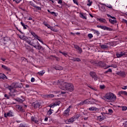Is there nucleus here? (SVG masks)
Here are the masks:
<instances>
[{
    "mask_svg": "<svg viewBox=\"0 0 127 127\" xmlns=\"http://www.w3.org/2000/svg\"><path fill=\"white\" fill-rule=\"evenodd\" d=\"M30 45H31V46H33V47L36 48V49L39 50V53H41L40 51H43L44 50V48L40 45L38 41L36 39H34L31 41Z\"/></svg>",
    "mask_w": 127,
    "mask_h": 127,
    "instance_id": "obj_1",
    "label": "nucleus"
},
{
    "mask_svg": "<svg viewBox=\"0 0 127 127\" xmlns=\"http://www.w3.org/2000/svg\"><path fill=\"white\" fill-rule=\"evenodd\" d=\"M104 98L106 101L109 102H113V101H116L117 100V97L113 93H108L104 96Z\"/></svg>",
    "mask_w": 127,
    "mask_h": 127,
    "instance_id": "obj_2",
    "label": "nucleus"
},
{
    "mask_svg": "<svg viewBox=\"0 0 127 127\" xmlns=\"http://www.w3.org/2000/svg\"><path fill=\"white\" fill-rule=\"evenodd\" d=\"M20 87H21V83L16 82L15 83H13L12 86L8 87V89H9L11 93H14V92H15V89H14V88Z\"/></svg>",
    "mask_w": 127,
    "mask_h": 127,
    "instance_id": "obj_3",
    "label": "nucleus"
},
{
    "mask_svg": "<svg viewBox=\"0 0 127 127\" xmlns=\"http://www.w3.org/2000/svg\"><path fill=\"white\" fill-rule=\"evenodd\" d=\"M64 86L65 87L66 91H69V92H72V91H74V85H73L72 83L65 82Z\"/></svg>",
    "mask_w": 127,
    "mask_h": 127,
    "instance_id": "obj_4",
    "label": "nucleus"
},
{
    "mask_svg": "<svg viewBox=\"0 0 127 127\" xmlns=\"http://www.w3.org/2000/svg\"><path fill=\"white\" fill-rule=\"evenodd\" d=\"M9 40H10V38L7 37H5L0 40L1 42H2V44H1L2 45H5V44H7Z\"/></svg>",
    "mask_w": 127,
    "mask_h": 127,
    "instance_id": "obj_5",
    "label": "nucleus"
},
{
    "mask_svg": "<svg viewBox=\"0 0 127 127\" xmlns=\"http://www.w3.org/2000/svg\"><path fill=\"white\" fill-rule=\"evenodd\" d=\"M89 74L91 77L94 79V81H97L98 80V75L96 74L95 72L90 71Z\"/></svg>",
    "mask_w": 127,
    "mask_h": 127,
    "instance_id": "obj_6",
    "label": "nucleus"
},
{
    "mask_svg": "<svg viewBox=\"0 0 127 127\" xmlns=\"http://www.w3.org/2000/svg\"><path fill=\"white\" fill-rule=\"evenodd\" d=\"M126 55H127L126 53L124 52H120L116 54L117 58H121V57H123V56H126Z\"/></svg>",
    "mask_w": 127,
    "mask_h": 127,
    "instance_id": "obj_7",
    "label": "nucleus"
},
{
    "mask_svg": "<svg viewBox=\"0 0 127 127\" xmlns=\"http://www.w3.org/2000/svg\"><path fill=\"white\" fill-rule=\"evenodd\" d=\"M32 106L34 109H37L40 107V103L38 101H35L32 104Z\"/></svg>",
    "mask_w": 127,
    "mask_h": 127,
    "instance_id": "obj_8",
    "label": "nucleus"
},
{
    "mask_svg": "<svg viewBox=\"0 0 127 127\" xmlns=\"http://www.w3.org/2000/svg\"><path fill=\"white\" fill-rule=\"evenodd\" d=\"M73 46L74 48L78 51V53H79V54H81L82 52H83V51L82 50V49L79 47V46L77 45H73Z\"/></svg>",
    "mask_w": 127,
    "mask_h": 127,
    "instance_id": "obj_9",
    "label": "nucleus"
},
{
    "mask_svg": "<svg viewBox=\"0 0 127 127\" xmlns=\"http://www.w3.org/2000/svg\"><path fill=\"white\" fill-rule=\"evenodd\" d=\"M64 122L65 124L69 125V124H72V123H74V122H75V120L73 118V117H71L68 120H65Z\"/></svg>",
    "mask_w": 127,
    "mask_h": 127,
    "instance_id": "obj_10",
    "label": "nucleus"
},
{
    "mask_svg": "<svg viewBox=\"0 0 127 127\" xmlns=\"http://www.w3.org/2000/svg\"><path fill=\"white\" fill-rule=\"evenodd\" d=\"M105 65L106 64L104 62L97 61V64H96V66L103 67H105Z\"/></svg>",
    "mask_w": 127,
    "mask_h": 127,
    "instance_id": "obj_11",
    "label": "nucleus"
},
{
    "mask_svg": "<svg viewBox=\"0 0 127 127\" xmlns=\"http://www.w3.org/2000/svg\"><path fill=\"white\" fill-rule=\"evenodd\" d=\"M4 117L5 118H7V117H13V113L11 111H9L7 114H4Z\"/></svg>",
    "mask_w": 127,
    "mask_h": 127,
    "instance_id": "obj_12",
    "label": "nucleus"
},
{
    "mask_svg": "<svg viewBox=\"0 0 127 127\" xmlns=\"http://www.w3.org/2000/svg\"><path fill=\"white\" fill-rule=\"evenodd\" d=\"M101 29H104V30H108L109 31H112L113 30V29L106 26H101Z\"/></svg>",
    "mask_w": 127,
    "mask_h": 127,
    "instance_id": "obj_13",
    "label": "nucleus"
},
{
    "mask_svg": "<svg viewBox=\"0 0 127 127\" xmlns=\"http://www.w3.org/2000/svg\"><path fill=\"white\" fill-rule=\"evenodd\" d=\"M117 75H119V76H121V77H126V72L125 71H120L119 72L117 73Z\"/></svg>",
    "mask_w": 127,
    "mask_h": 127,
    "instance_id": "obj_14",
    "label": "nucleus"
},
{
    "mask_svg": "<svg viewBox=\"0 0 127 127\" xmlns=\"http://www.w3.org/2000/svg\"><path fill=\"white\" fill-rule=\"evenodd\" d=\"M1 67L3 68V69H4V70H5L6 71H8L9 72H10L11 71L10 68L3 64H2Z\"/></svg>",
    "mask_w": 127,
    "mask_h": 127,
    "instance_id": "obj_15",
    "label": "nucleus"
},
{
    "mask_svg": "<svg viewBox=\"0 0 127 127\" xmlns=\"http://www.w3.org/2000/svg\"><path fill=\"white\" fill-rule=\"evenodd\" d=\"M88 110H89V111H99L98 108H97L95 107H90V108L88 109Z\"/></svg>",
    "mask_w": 127,
    "mask_h": 127,
    "instance_id": "obj_16",
    "label": "nucleus"
},
{
    "mask_svg": "<svg viewBox=\"0 0 127 127\" xmlns=\"http://www.w3.org/2000/svg\"><path fill=\"white\" fill-rule=\"evenodd\" d=\"M100 46L102 49H108L109 48V46L107 45L102 44Z\"/></svg>",
    "mask_w": 127,
    "mask_h": 127,
    "instance_id": "obj_17",
    "label": "nucleus"
},
{
    "mask_svg": "<svg viewBox=\"0 0 127 127\" xmlns=\"http://www.w3.org/2000/svg\"><path fill=\"white\" fill-rule=\"evenodd\" d=\"M58 84L59 85H61V86H64V85L65 84V83L66 82H64L63 80H60L58 81Z\"/></svg>",
    "mask_w": 127,
    "mask_h": 127,
    "instance_id": "obj_18",
    "label": "nucleus"
},
{
    "mask_svg": "<svg viewBox=\"0 0 127 127\" xmlns=\"http://www.w3.org/2000/svg\"><path fill=\"white\" fill-rule=\"evenodd\" d=\"M109 21L111 23V24H115V23H117L118 22L116 20H113L112 19H109Z\"/></svg>",
    "mask_w": 127,
    "mask_h": 127,
    "instance_id": "obj_19",
    "label": "nucleus"
},
{
    "mask_svg": "<svg viewBox=\"0 0 127 127\" xmlns=\"http://www.w3.org/2000/svg\"><path fill=\"white\" fill-rule=\"evenodd\" d=\"M119 95L121 96V95H125L126 96L127 95V92L124 91H121L119 92Z\"/></svg>",
    "mask_w": 127,
    "mask_h": 127,
    "instance_id": "obj_20",
    "label": "nucleus"
},
{
    "mask_svg": "<svg viewBox=\"0 0 127 127\" xmlns=\"http://www.w3.org/2000/svg\"><path fill=\"white\" fill-rule=\"evenodd\" d=\"M15 101H16L17 102H18V103H23L24 99H20L19 98H16L15 99Z\"/></svg>",
    "mask_w": 127,
    "mask_h": 127,
    "instance_id": "obj_21",
    "label": "nucleus"
},
{
    "mask_svg": "<svg viewBox=\"0 0 127 127\" xmlns=\"http://www.w3.org/2000/svg\"><path fill=\"white\" fill-rule=\"evenodd\" d=\"M98 20L100 21V22H102L103 23H107V20L104 18H99L98 19Z\"/></svg>",
    "mask_w": 127,
    "mask_h": 127,
    "instance_id": "obj_22",
    "label": "nucleus"
},
{
    "mask_svg": "<svg viewBox=\"0 0 127 127\" xmlns=\"http://www.w3.org/2000/svg\"><path fill=\"white\" fill-rule=\"evenodd\" d=\"M19 38L20 39H22V40H24L25 41V40H26V39H27V37H26V36H24V35H20L19 36Z\"/></svg>",
    "mask_w": 127,
    "mask_h": 127,
    "instance_id": "obj_23",
    "label": "nucleus"
},
{
    "mask_svg": "<svg viewBox=\"0 0 127 127\" xmlns=\"http://www.w3.org/2000/svg\"><path fill=\"white\" fill-rule=\"evenodd\" d=\"M90 63H91V64H92V65H94V66H97V61H90Z\"/></svg>",
    "mask_w": 127,
    "mask_h": 127,
    "instance_id": "obj_24",
    "label": "nucleus"
},
{
    "mask_svg": "<svg viewBox=\"0 0 127 127\" xmlns=\"http://www.w3.org/2000/svg\"><path fill=\"white\" fill-rule=\"evenodd\" d=\"M91 31L93 32L94 34H96V35H97V36L100 35V32H99V31H97L96 30L92 29Z\"/></svg>",
    "mask_w": 127,
    "mask_h": 127,
    "instance_id": "obj_25",
    "label": "nucleus"
},
{
    "mask_svg": "<svg viewBox=\"0 0 127 127\" xmlns=\"http://www.w3.org/2000/svg\"><path fill=\"white\" fill-rule=\"evenodd\" d=\"M31 120L32 121L34 122L35 124H38V121H37V119L36 118L32 117Z\"/></svg>",
    "mask_w": 127,
    "mask_h": 127,
    "instance_id": "obj_26",
    "label": "nucleus"
},
{
    "mask_svg": "<svg viewBox=\"0 0 127 127\" xmlns=\"http://www.w3.org/2000/svg\"><path fill=\"white\" fill-rule=\"evenodd\" d=\"M55 69L56 70H63V67H62V66H59V65H57V66H56L55 67Z\"/></svg>",
    "mask_w": 127,
    "mask_h": 127,
    "instance_id": "obj_27",
    "label": "nucleus"
},
{
    "mask_svg": "<svg viewBox=\"0 0 127 127\" xmlns=\"http://www.w3.org/2000/svg\"><path fill=\"white\" fill-rule=\"evenodd\" d=\"M0 78L3 79V80L7 79V77L4 74H1L0 75Z\"/></svg>",
    "mask_w": 127,
    "mask_h": 127,
    "instance_id": "obj_28",
    "label": "nucleus"
},
{
    "mask_svg": "<svg viewBox=\"0 0 127 127\" xmlns=\"http://www.w3.org/2000/svg\"><path fill=\"white\" fill-rule=\"evenodd\" d=\"M80 114H75L74 116H73L72 117V118H73V120H76V119H79V118H80Z\"/></svg>",
    "mask_w": 127,
    "mask_h": 127,
    "instance_id": "obj_29",
    "label": "nucleus"
},
{
    "mask_svg": "<svg viewBox=\"0 0 127 127\" xmlns=\"http://www.w3.org/2000/svg\"><path fill=\"white\" fill-rule=\"evenodd\" d=\"M81 104L83 105H85V104H89V99H86L83 101H81Z\"/></svg>",
    "mask_w": 127,
    "mask_h": 127,
    "instance_id": "obj_30",
    "label": "nucleus"
},
{
    "mask_svg": "<svg viewBox=\"0 0 127 127\" xmlns=\"http://www.w3.org/2000/svg\"><path fill=\"white\" fill-rule=\"evenodd\" d=\"M45 98H54V95L53 94H49L46 95L44 96Z\"/></svg>",
    "mask_w": 127,
    "mask_h": 127,
    "instance_id": "obj_31",
    "label": "nucleus"
},
{
    "mask_svg": "<svg viewBox=\"0 0 127 127\" xmlns=\"http://www.w3.org/2000/svg\"><path fill=\"white\" fill-rule=\"evenodd\" d=\"M98 118L100 122L102 121H104V120H105V119H106V117H105V116H99Z\"/></svg>",
    "mask_w": 127,
    "mask_h": 127,
    "instance_id": "obj_32",
    "label": "nucleus"
},
{
    "mask_svg": "<svg viewBox=\"0 0 127 127\" xmlns=\"http://www.w3.org/2000/svg\"><path fill=\"white\" fill-rule=\"evenodd\" d=\"M45 73V70H41L39 72H38V74L39 75H40V76H43V74H44Z\"/></svg>",
    "mask_w": 127,
    "mask_h": 127,
    "instance_id": "obj_33",
    "label": "nucleus"
},
{
    "mask_svg": "<svg viewBox=\"0 0 127 127\" xmlns=\"http://www.w3.org/2000/svg\"><path fill=\"white\" fill-rule=\"evenodd\" d=\"M70 112V109L67 108L66 110L64 111V114L65 115H69V112Z\"/></svg>",
    "mask_w": 127,
    "mask_h": 127,
    "instance_id": "obj_34",
    "label": "nucleus"
},
{
    "mask_svg": "<svg viewBox=\"0 0 127 127\" xmlns=\"http://www.w3.org/2000/svg\"><path fill=\"white\" fill-rule=\"evenodd\" d=\"M102 5H105V6H107V7H108V8H113V6L111 5H106V4L104 3H101Z\"/></svg>",
    "mask_w": 127,
    "mask_h": 127,
    "instance_id": "obj_35",
    "label": "nucleus"
},
{
    "mask_svg": "<svg viewBox=\"0 0 127 127\" xmlns=\"http://www.w3.org/2000/svg\"><path fill=\"white\" fill-rule=\"evenodd\" d=\"M21 25L23 27L24 29H27V25H25L23 22H21Z\"/></svg>",
    "mask_w": 127,
    "mask_h": 127,
    "instance_id": "obj_36",
    "label": "nucleus"
},
{
    "mask_svg": "<svg viewBox=\"0 0 127 127\" xmlns=\"http://www.w3.org/2000/svg\"><path fill=\"white\" fill-rule=\"evenodd\" d=\"M80 17H81V18H83V19H87V17L84 16L83 13H80Z\"/></svg>",
    "mask_w": 127,
    "mask_h": 127,
    "instance_id": "obj_37",
    "label": "nucleus"
},
{
    "mask_svg": "<svg viewBox=\"0 0 127 127\" xmlns=\"http://www.w3.org/2000/svg\"><path fill=\"white\" fill-rule=\"evenodd\" d=\"M100 10H101V11L105 12V11H106V7H105L104 6H102L101 7Z\"/></svg>",
    "mask_w": 127,
    "mask_h": 127,
    "instance_id": "obj_38",
    "label": "nucleus"
},
{
    "mask_svg": "<svg viewBox=\"0 0 127 127\" xmlns=\"http://www.w3.org/2000/svg\"><path fill=\"white\" fill-rule=\"evenodd\" d=\"M60 104H61V102L60 101H56L55 103H54V105L57 106H60Z\"/></svg>",
    "mask_w": 127,
    "mask_h": 127,
    "instance_id": "obj_39",
    "label": "nucleus"
},
{
    "mask_svg": "<svg viewBox=\"0 0 127 127\" xmlns=\"http://www.w3.org/2000/svg\"><path fill=\"white\" fill-rule=\"evenodd\" d=\"M25 41H26V42H27V43H28L30 45V44H31V41H30V40H29V39H28V38H27Z\"/></svg>",
    "mask_w": 127,
    "mask_h": 127,
    "instance_id": "obj_40",
    "label": "nucleus"
},
{
    "mask_svg": "<svg viewBox=\"0 0 127 127\" xmlns=\"http://www.w3.org/2000/svg\"><path fill=\"white\" fill-rule=\"evenodd\" d=\"M4 97L7 100H9V99H10V97L8 94H4Z\"/></svg>",
    "mask_w": 127,
    "mask_h": 127,
    "instance_id": "obj_41",
    "label": "nucleus"
},
{
    "mask_svg": "<svg viewBox=\"0 0 127 127\" xmlns=\"http://www.w3.org/2000/svg\"><path fill=\"white\" fill-rule=\"evenodd\" d=\"M80 61H81V59H80V58H75L74 62H80Z\"/></svg>",
    "mask_w": 127,
    "mask_h": 127,
    "instance_id": "obj_42",
    "label": "nucleus"
},
{
    "mask_svg": "<svg viewBox=\"0 0 127 127\" xmlns=\"http://www.w3.org/2000/svg\"><path fill=\"white\" fill-rule=\"evenodd\" d=\"M35 39H36L37 40H38L39 41H40V37H39L37 35L35 36Z\"/></svg>",
    "mask_w": 127,
    "mask_h": 127,
    "instance_id": "obj_43",
    "label": "nucleus"
},
{
    "mask_svg": "<svg viewBox=\"0 0 127 127\" xmlns=\"http://www.w3.org/2000/svg\"><path fill=\"white\" fill-rule=\"evenodd\" d=\"M30 5H31L32 6H33V7H36V5H35V4H34L33 2L30 1Z\"/></svg>",
    "mask_w": 127,
    "mask_h": 127,
    "instance_id": "obj_44",
    "label": "nucleus"
},
{
    "mask_svg": "<svg viewBox=\"0 0 127 127\" xmlns=\"http://www.w3.org/2000/svg\"><path fill=\"white\" fill-rule=\"evenodd\" d=\"M88 2L89 3H87V5L88 6H91V5H92V3H93V2L91 1V0H88Z\"/></svg>",
    "mask_w": 127,
    "mask_h": 127,
    "instance_id": "obj_45",
    "label": "nucleus"
},
{
    "mask_svg": "<svg viewBox=\"0 0 127 127\" xmlns=\"http://www.w3.org/2000/svg\"><path fill=\"white\" fill-rule=\"evenodd\" d=\"M52 111H53L52 109H50L48 112V114L49 115H51L52 114Z\"/></svg>",
    "mask_w": 127,
    "mask_h": 127,
    "instance_id": "obj_46",
    "label": "nucleus"
},
{
    "mask_svg": "<svg viewBox=\"0 0 127 127\" xmlns=\"http://www.w3.org/2000/svg\"><path fill=\"white\" fill-rule=\"evenodd\" d=\"M50 29H51V30L54 31L55 32H57V30L55 29V28L53 27H51Z\"/></svg>",
    "mask_w": 127,
    "mask_h": 127,
    "instance_id": "obj_47",
    "label": "nucleus"
},
{
    "mask_svg": "<svg viewBox=\"0 0 127 127\" xmlns=\"http://www.w3.org/2000/svg\"><path fill=\"white\" fill-rule=\"evenodd\" d=\"M127 106H123L122 107V111H127Z\"/></svg>",
    "mask_w": 127,
    "mask_h": 127,
    "instance_id": "obj_48",
    "label": "nucleus"
},
{
    "mask_svg": "<svg viewBox=\"0 0 127 127\" xmlns=\"http://www.w3.org/2000/svg\"><path fill=\"white\" fill-rule=\"evenodd\" d=\"M88 36L90 39H91V38H93V34H88Z\"/></svg>",
    "mask_w": 127,
    "mask_h": 127,
    "instance_id": "obj_49",
    "label": "nucleus"
},
{
    "mask_svg": "<svg viewBox=\"0 0 127 127\" xmlns=\"http://www.w3.org/2000/svg\"><path fill=\"white\" fill-rule=\"evenodd\" d=\"M21 0H13V1H15L16 3H19L20 2Z\"/></svg>",
    "mask_w": 127,
    "mask_h": 127,
    "instance_id": "obj_50",
    "label": "nucleus"
},
{
    "mask_svg": "<svg viewBox=\"0 0 127 127\" xmlns=\"http://www.w3.org/2000/svg\"><path fill=\"white\" fill-rule=\"evenodd\" d=\"M31 34H32V35L35 37V36H36V34H35V33L34 32H31Z\"/></svg>",
    "mask_w": 127,
    "mask_h": 127,
    "instance_id": "obj_51",
    "label": "nucleus"
},
{
    "mask_svg": "<svg viewBox=\"0 0 127 127\" xmlns=\"http://www.w3.org/2000/svg\"><path fill=\"white\" fill-rule=\"evenodd\" d=\"M100 89H101L102 90H103V89H105V86L104 85H101L100 86Z\"/></svg>",
    "mask_w": 127,
    "mask_h": 127,
    "instance_id": "obj_52",
    "label": "nucleus"
},
{
    "mask_svg": "<svg viewBox=\"0 0 127 127\" xmlns=\"http://www.w3.org/2000/svg\"><path fill=\"white\" fill-rule=\"evenodd\" d=\"M35 8H36L37 10H41V7L39 6H36Z\"/></svg>",
    "mask_w": 127,
    "mask_h": 127,
    "instance_id": "obj_53",
    "label": "nucleus"
},
{
    "mask_svg": "<svg viewBox=\"0 0 127 127\" xmlns=\"http://www.w3.org/2000/svg\"><path fill=\"white\" fill-rule=\"evenodd\" d=\"M108 112L110 114H113L114 113V111L112 109H109Z\"/></svg>",
    "mask_w": 127,
    "mask_h": 127,
    "instance_id": "obj_54",
    "label": "nucleus"
},
{
    "mask_svg": "<svg viewBox=\"0 0 127 127\" xmlns=\"http://www.w3.org/2000/svg\"><path fill=\"white\" fill-rule=\"evenodd\" d=\"M69 60H72V61L75 62V58L74 57H69Z\"/></svg>",
    "mask_w": 127,
    "mask_h": 127,
    "instance_id": "obj_55",
    "label": "nucleus"
},
{
    "mask_svg": "<svg viewBox=\"0 0 127 127\" xmlns=\"http://www.w3.org/2000/svg\"><path fill=\"white\" fill-rule=\"evenodd\" d=\"M52 15H54V16H57L58 15V13L54 12L53 14H52Z\"/></svg>",
    "mask_w": 127,
    "mask_h": 127,
    "instance_id": "obj_56",
    "label": "nucleus"
},
{
    "mask_svg": "<svg viewBox=\"0 0 127 127\" xmlns=\"http://www.w3.org/2000/svg\"><path fill=\"white\" fill-rule=\"evenodd\" d=\"M35 78H34V77H32L31 79V82H32V83H33V82H35Z\"/></svg>",
    "mask_w": 127,
    "mask_h": 127,
    "instance_id": "obj_57",
    "label": "nucleus"
},
{
    "mask_svg": "<svg viewBox=\"0 0 127 127\" xmlns=\"http://www.w3.org/2000/svg\"><path fill=\"white\" fill-rule=\"evenodd\" d=\"M56 106L54 105V103L53 104H51L49 107H50V108H54V107H55Z\"/></svg>",
    "mask_w": 127,
    "mask_h": 127,
    "instance_id": "obj_58",
    "label": "nucleus"
},
{
    "mask_svg": "<svg viewBox=\"0 0 127 127\" xmlns=\"http://www.w3.org/2000/svg\"><path fill=\"white\" fill-rule=\"evenodd\" d=\"M60 53H62V54L64 55V56H66V55H67V54H66L65 52H61Z\"/></svg>",
    "mask_w": 127,
    "mask_h": 127,
    "instance_id": "obj_59",
    "label": "nucleus"
},
{
    "mask_svg": "<svg viewBox=\"0 0 127 127\" xmlns=\"http://www.w3.org/2000/svg\"><path fill=\"white\" fill-rule=\"evenodd\" d=\"M58 3L59 4H62V0H59Z\"/></svg>",
    "mask_w": 127,
    "mask_h": 127,
    "instance_id": "obj_60",
    "label": "nucleus"
},
{
    "mask_svg": "<svg viewBox=\"0 0 127 127\" xmlns=\"http://www.w3.org/2000/svg\"><path fill=\"white\" fill-rule=\"evenodd\" d=\"M122 89H123V90H127V86H124V87H122Z\"/></svg>",
    "mask_w": 127,
    "mask_h": 127,
    "instance_id": "obj_61",
    "label": "nucleus"
},
{
    "mask_svg": "<svg viewBox=\"0 0 127 127\" xmlns=\"http://www.w3.org/2000/svg\"><path fill=\"white\" fill-rule=\"evenodd\" d=\"M18 109H19V110H20L21 111H22V107H21V106L18 105Z\"/></svg>",
    "mask_w": 127,
    "mask_h": 127,
    "instance_id": "obj_62",
    "label": "nucleus"
},
{
    "mask_svg": "<svg viewBox=\"0 0 127 127\" xmlns=\"http://www.w3.org/2000/svg\"><path fill=\"white\" fill-rule=\"evenodd\" d=\"M55 59H56L57 61H59L60 60V59L57 57H55Z\"/></svg>",
    "mask_w": 127,
    "mask_h": 127,
    "instance_id": "obj_63",
    "label": "nucleus"
},
{
    "mask_svg": "<svg viewBox=\"0 0 127 127\" xmlns=\"http://www.w3.org/2000/svg\"><path fill=\"white\" fill-rule=\"evenodd\" d=\"M19 127H25V126L24 125H23V124H20L19 125Z\"/></svg>",
    "mask_w": 127,
    "mask_h": 127,
    "instance_id": "obj_64",
    "label": "nucleus"
}]
</instances>
